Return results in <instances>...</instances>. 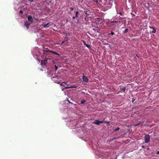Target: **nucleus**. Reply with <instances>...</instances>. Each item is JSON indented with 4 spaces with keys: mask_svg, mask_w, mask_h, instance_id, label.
<instances>
[{
    "mask_svg": "<svg viewBox=\"0 0 159 159\" xmlns=\"http://www.w3.org/2000/svg\"><path fill=\"white\" fill-rule=\"evenodd\" d=\"M43 57H44L45 55H47L48 54H47V52H49L51 53H52L54 54L58 55L59 56H60V55L58 53H57L56 52L53 51L52 50H49V49L48 48H45L43 50Z\"/></svg>",
    "mask_w": 159,
    "mask_h": 159,
    "instance_id": "obj_1",
    "label": "nucleus"
},
{
    "mask_svg": "<svg viewBox=\"0 0 159 159\" xmlns=\"http://www.w3.org/2000/svg\"><path fill=\"white\" fill-rule=\"evenodd\" d=\"M45 56H46L45 57V59L41 60V64L42 65H45L47 64V61L49 58L47 57V55H45Z\"/></svg>",
    "mask_w": 159,
    "mask_h": 159,
    "instance_id": "obj_2",
    "label": "nucleus"
},
{
    "mask_svg": "<svg viewBox=\"0 0 159 159\" xmlns=\"http://www.w3.org/2000/svg\"><path fill=\"white\" fill-rule=\"evenodd\" d=\"M150 137L149 134L146 135L144 137V139L145 142L148 143L150 141Z\"/></svg>",
    "mask_w": 159,
    "mask_h": 159,
    "instance_id": "obj_3",
    "label": "nucleus"
},
{
    "mask_svg": "<svg viewBox=\"0 0 159 159\" xmlns=\"http://www.w3.org/2000/svg\"><path fill=\"white\" fill-rule=\"evenodd\" d=\"M51 78H52V80L55 82L56 83H57V84H60V82H57V80H59V78H60V77H59L58 75L56 76L55 77H52Z\"/></svg>",
    "mask_w": 159,
    "mask_h": 159,
    "instance_id": "obj_4",
    "label": "nucleus"
},
{
    "mask_svg": "<svg viewBox=\"0 0 159 159\" xmlns=\"http://www.w3.org/2000/svg\"><path fill=\"white\" fill-rule=\"evenodd\" d=\"M93 124H96L98 125H99L100 123H103V121H99L98 120H95L93 122Z\"/></svg>",
    "mask_w": 159,
    "mask_h": 159,
    "instance_id": "obj_5",
    "label": "nucleus"
},
{
    "mask_svg": "<svg viewBox=\"0 0 159 159\" xmlns=\"http://www.w3.org/2000/svg\"><path fill=\"white\" fill-rule=\"evenodd\" d=\"M83 81L87 83L89 81V79L88 78L85 76H83Z\"/></svg>",
    "mask_w": 159,
    "mask_h": 159,
    "instance_id": "obj_6",
    "label": "nucleus"
},
{
    "mask_svg": "<svg viewBox=\"0 0 159 159\" xmlns=\"http://www.w3.org/2000/svg\"><path fill=\"white\" fill-rule=\"evenodd\" d=\"M28 21H30L32 23L33 22L34 20L32 17L31 16H30L28 17Z\"/></svg>",
    "mask_w": 159,
    "mask_h": 159,
    "instance_id": "obj_7",
    "label": "nucleus"
},
{
    "mask_svg": "<svg viewBox=\"0 0 159 159\" xmlns=\"http://www.w3.org/2000/svg\"><path fill=\"white\" fill-rule=\"evenodd\" d=\"M149 28L153 30L152 31V33L154 34L156 33V30L154 27L152 26H150L149 27Z\"/></svg>",
    "mask_w": 159,
    "mask_h": 159,
    "instance_id": "obj_8",
    "label": "nucleus"
},
{
    "mask_svg": "<svg viewBox=\"0 0 159 159\" xmlns=\"http://www.w3.org/2000/svg\"><path fill=\"white\" fill-rule=\"evenodd\" d=\"M24 25L26 27L27 29H28L30 25V24L28 22L26 21L25 22Z\"/></svg>",
    "mask_w": 159,
    "mask_h": 159,
    "instance_id": "obj_9",
    "label": "nucleus"
},
{
    "mask_svg": "<svg viewBox=\"0 0 159 159\" xmlns=\"http://www.w3.org/2000/svg\"><path fill=\"white\" fill-rule=\"evenodd\" d=\"M49 23H48L47 24H44L42 25V26L44 28L48 27L49 26Z\"/></svg>",
    "mask_w": 159,
    "mask_h": 159,
    "instance_id": "obj_10",
    "label": "nucleus"
},
{
    "mask_svg": "<svg viewBox=\"0 0 159 159\" xmlns=\"http://www.w3.org/2000/svg\"><path fill=\"white\" fill-rule=\"evenodd\" d=\"M119 22V23H120V21H118V20H111L110 21V23H118Z\"/></svg>",
    "mask_w": 159,
    "mask_h": 159,
    "instance_id": "obj_11",
    "label": "nucleus"
},
{
    "mask_svg": "<svg viewBox=\"0 0 159 159\" xmlns=\"http://www.w3.org/2000/svg\"><path fill=\"white\" fill-rule=\"evenodd\" d=\"M83 43L88 48H89L91 47V46L89 44H87L86 42L84 41H83Z\"/></svg>",
    "mask_w": 159,
    "mask_h": 159,
    "instance_id": "obj_12",
    "label": "nucleus"
},
{
    "mask_svg": "<svg viewBox=\"0 0 159 159\" xmlns=\"http://www.w3.org/2000/svg\"><path fill=\"white\" fill-rule=\"evenodd\" d=\"M79 14V11H77L76 12L75 16L77 18H78L79 17V16H78Z\"/></svg>",
    "mask_w": 159,
    "mask_h": 159,
    "instance_id": "obj_13",
    "label": "nucleus"
},
{
    "mask_svg": "<svg viewBox=\"0 0 159 159\" xmlns=\"http://www.w3.org/2000/svg\"><path fill=\"white\" fill-rule=\"evenodd\" d=\"M128 31V29H126L125 30H124L123 32V33L124 34H125L127 33Z\"/></svg>",
    "mask_w": 159,
    "mask_h": 159,
    "instance_id": "obj_14",
    "label": "nucleus"
},
{
    "mask_svg": "<svg viewBox=\"0 0 159 159\" xmlns=\"http://www.w3.org/2000/svg\"><path fill=\"white\" fill-rule=\"evenodd\" d=\"M85 102H86V101H85V100H84V99L82 100L81 102V103L82 104H83Z\"/></svg>",
    "mask_w": 159,
    "mask_h": 159,
    "instance_id": "obj_15",
    "label": "nucleus"
},
{
    "mask_svg": "<svg viewBox=\"0 0 159 159\" xmlns=\"http://www.w3.org/2000/svg\"><path fill=\"white\" fill-rule=\"evenodd\" d=\"M126 88V87H124L123 88H121V90L122 91H123L125 92V91Z\"/></svg>",
    "mask_w": 159,
    "mask_h": 159,
    "instance_id": "obj_16",
    "label": "nucleus"
},
{
    "mask_svg": "<svg viewBox=\"0 0 159 159\" xmlns=\"http://www.w3.org/2000/svg\"><path fill=\"white\" fill-rule=\"evenodd\" d=\"M98 1V0H93V1L94 2H95L97 4H98L99 3Z\"/></svg>",
    "mask_w": 159,
    "mask_h": 159,
    "instance_id": "obj_17",
    "label": "nucleus"
},
{
    "mask_svg": "<svg viewBox=\"0 0 159 159\" xmlns=\"http://www.w3.org/2000/svg\"><path fill=\"white\" fill-rule=\"evenodd\" d=\"M103 123H106L107 124L109 125H110V122L109 121H103Z\"/></svg>",
    "mask_w": 159,
    "mask_h": 159,
    "instance_id": "obj_18",
    "label": "nucleus"
},
{
    "mask_svg": "<svg viewBox=\"0 0 159 159\" xmlns=\"http://www.w3.org/2000/svg\"><path fill=\"white\" fill-rule=\"evenodd\" d=\"M120 129L119 127H118L114 130L115 131H117Z\"/></svg>",
    "mask_w": 159,
    "mask_h": 159,
    "instance_id": "obj_19",
    "label": "nucleus"
},
{
    "mask_svg": "<svg viewBox=\"0 0 159 159\" xmlns=\"http://www.w3.org/2000/svg\"><path fill=\"white\" fill-rule=\"evenodd\" d=\"M55 70H57L58 68V67L56 65H55Z\"/></svg>",
    "mask_w": 159,
    "mask_h": 159,
    "instance_id": "obj_20",
    "label": "nucleus"
},
{
    "mask_svg": "<svg viewBox=\"0 0 159 159\" xmlns=\"http://www.w3.org/2000/svg\"><path fill=\"white\" fill-rule=\"evenodd\" d=\"M114 34V33L113 32L111 31V34H108V35H110V34H111L112 35H113Z\"/></svg>",
    "mask_w": 159,
    "mask_h": 159,
    "instance_id": "obj_21",
    "label": "nucleus"
},
{
    "mask_svg": "<svg viewBox=\"0 0 159 159\" xmlns=\"http://www.w3.org/2000/svg\"><path fill=\"white\" fill-rule=\"evenodd\" d=\"M71 87H65V89H69V88H71Z\"/></svg>",
    "mask_w": 159,
    "mask_h": 159,
    "instance_id": "obj_22",
    "label": "nucleus"
},
{
    "mask_svg": "<svg viewBox=\"0 0 159 159\" xmlns=\"http://www.w3.org/2000/svg\"><path fill=\"white\" fill-rule=\"evenodd\" d=\"M70 10H71V11H73L74 10V8L72 7H70Z\"/></svg>",
    "mask_w": 159,
    "mask_h": 159,
    "instance_id": "obj_23",
    "label": "nucleus"
},
{
    "mask_svg": "<svg viewBox=\"0 0 159 159\" xmlns=\"http://www.w3.org/2000/svg\"><path fill=\"white\" fill-rule=\"evenodd\" d=\"M28 0L30 2H33L34 0Z\"/></svg>",
    "mask_w": 159,
    "mask_h": 159,
    "instance_id": "obj_24",
    "label": "nucleus"
},
{
    "mask_svg": "<svg viewBox=\"0 0 159 159\" xmlns=\"http://www.w3.org/2000/svg\"><path fill=\"white\" fill-rule=\"evenodd\" d=\"M20 13H21V14H22L23 13V11H22L21 10H20Z\"/></svg>",
    "mask_w": 159,
    "mask_h": 159,
    "instance_id": "obj_25",
    "label": "nucleus"
},
{
    "mask_svg": "<svg viewBox=\"0 0 159 159\" xmlns=\"http://www.w3.org/2000/svg\"><path fill=\"white\" fill-rule=\"evenodd\" d=\"M75 18H77L76 17H75V16H73L72 17V18L73 19H74Z\"/></svg>",
    "mask_w": 159,
    "mask_h": 159,
    "instance_id": "obj_26",
    "label": "nucleus"
},
{
    "mask_svg": "<svg viewBox=\"0 0 159 159\" xmlns=\"http://www.w3.org/2000/svg\"><path fill=\"white\" fill-rule=\"evenodd\" d=\"M65 42V41H63L62 42V43H61V44H62L63 43H64V42Z\"/></svg>",
    "mask_w": 159,
    "mask_h": 159,
    "instance_id": "obj_27",
    "label": "nucleus"
},
{
    "mask_svg": "<svg viewBox=\"0 0 159 159\" xmlns=\"http://www.w3.org/2000/svg\"><path fill=\"white\" fill-rule=\"evenodd\" d=\"M156 153L157 154H159V151H158L157 152H156Z\"/></svg>",
    "mask_w": 159,
    "mask_h": 159,
    "instance_id": "obj_28",
    "label": "nucleus"
},
{
    "mask_svg": "<svg viewBox=\"0 0 159 159\" xmlns=\"http://www.w3.org/2000/svg\"><path fill=\"white\" fill-rule=\"evenodd\" d=\"M119 14H120V15H122V13H121V12H120V13H119Z\"/></svg>",
    "mask_w": 159,
    "mask_h": 159,
    "instance_id": "obj_29",
    "label": "nucleus"
},
{
    "mask_svg": "<svg viewBox=\"0 0 159 159\" xmlns=\"http://www.w3.org/2000/svg\"><path fill=\"white\" fill-rule=\"evenodd\" d=\"M68 102L69 103H71V102H70V101H69V100H68Z\"/></svg>",
    "mask_w": 159,
    "mask_h": 159,
    "instance_id": "obj_30",
    "label": "nucleus"
},
{
    "mask_svg": "<svg viewBox=\"0 0 159 159\" xmlns=\"http://www.w3.org/2000/svg\"><path fill=\"white\" fill-rule=\"evenodd\" d=\"M134 101V99H133V100H132V102H133Z\"/></svg>",
    "mask_w": 159,
    "mask_h": 159,
    "instance_id": "obj_31",
    "label": "nucleus"
},
{
    "mask_svg": "<svg viewBox=\"0 0 159 159\" xmlns=\"http://www.w3.org/2000/svg\"><path fill=\"white\" fill-rule=\"evenodd\" d=\"M60 83V84L61 85H62V83Z\"/></svg>",
    "mask_w": 159,
    "mask_h": 159,
    "instance_id": "obj_32",
    "label": "nucleus"
},
{
    "mask_svg": "<svg viewBox=\"0 0 159 159\" xmlns=\"http://www.w3.org/2000/svg\"><path fill=\"white\" fill-rule=\"evenodd\" d=\"M144 147V146H142V147H143V148Z\"/></svg>",
    "mask_w": 159,
    "mask_h": 159,
    "instance_id": "obj_33",
    "label": "nucleus"
}]
</instances>
